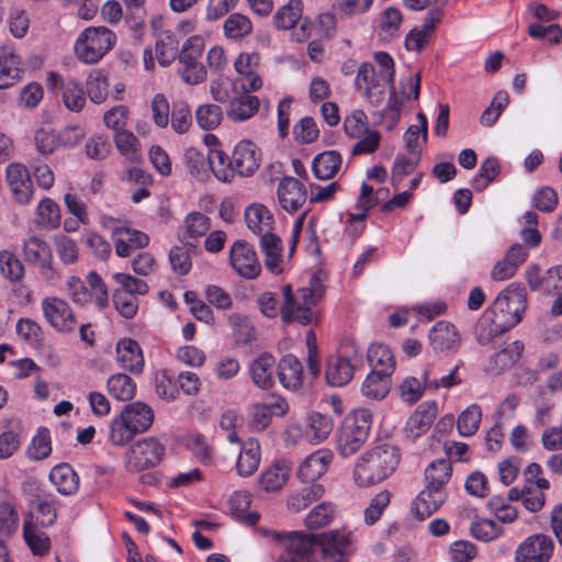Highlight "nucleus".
Returning <instances> with one entry per match:
<instances>
[{
	"label": "nucleus",
	"mask_w": 562,
	"mask_h": 562,
	"mask_svg": "<svg viewBox=\"0 0 562 562\" xmlns=\"http://www.w3.org/2000/svg\"><path fill=\"white\" fill-rule=\"evenodd\" d=\"M429 339L435 350H449L457 347L460 342L459 334L456 327L448 322L436 323L430 333Z\"/></svg>",
	"instance_id": "nucleus-34"
},
{
	"label": "nucleus",
	"mask_w": 562,
	"mask_h": 562,
	"mask_svg": "<svg viewBox=\"0 0 562 562\" xmlns=\"http://www.w3.org/2000/svg\"><path fill=\"white\" fill-rule=\"evenodd\" d=\"M23 255L27 262L38 266L45 279L56 274L52 267V250L49 245L37 236H31L23 243Z\"/></svg>",
	"instance_id": "nucleus-19"
},
{
	"label": "nucleus",
	"mask_w": 562,
	"mask_h": 562,
	"mask_svg": "<svg viewBox=\"0 0 562 562\" xmlns=\"http://www.w3.org/2000/svg\"><path fill=\"white\" fill-rule=\"evenodd\" d=\"M499 164L494 157H488L481 164L479 175L473 179L472 186L476 191H483L498 176Z\"/></svg>",
	"instance_id": "nucleus-63"
},
{
	"label": "nucleus",
	"mask_w": 562,
	"mask_h": 562,
	"mask_svg": "<svg viewBox=\"0 0 562 562\" xmlns=\"http://www.w3.org/2000/svg\"><path fill=\"white\" fill-rule=\"evenodd\" d=\"M325 488L322 484H311L304 486L288 497L286 506L293 513H300L306 509L313 502L324 496Z\"/></svg>",
	"instance_id": "nucleus-37"
},
{
	"label": "nucleus",
	"mask_w": 562,
	"mask_h": 562,
	"mask_svg": "<svg viewBox=\"0 0 562 562\" xmlns=\"http://www.w3.org/2000/svg\"><path fill=\"white\" fill-rule=\"evenodd\" d=\"M49 90H60L61 100L67 110L80 112L86 105V92L81 83L74 78H64L55 71H50L46 79Z\"/></svg>",
	"instance_id": "nucleus-14"
},
{
	"label": "nucleus",
	"mask_w": 562,
	"mask_h": 562,
	"mask_svg": "<svg viewBox=\"0 0 562 562\" xmlns=\"http://www.w3.org/2000/svg\"><path fill=\"white\" fill-rule=\"evenodd\" d=\"M179 41L171 31H162L156 41V57L161 66H169L179 57Z\"/></svg>",
	"instance_id": "nucleus-44"
},
{
	"label": "nucleus",
	"mask_w": 562,
	"mask_h": 562,
	"mask_svg": "<svg viewBox=\"0 0 562 562\" xmlns=\"http://www.w3.org/2000/svg\"><path fill=\"white\" fill-rule=\"evenodd\" d=\"M392 494L387 490L379 492L364 509V522L368 526L374 525L382 516L384 509L391 502Z\"/></svg>",
	"instance_id": "nucleus-62"
},
{
	"label": "nucleus",
	"mask_w": 562,
	"mask_h": 562,
	"mask_svg": "<svg viewBox=\"0 0 562 562\" xmlns=\"http://www.w3.org/2000/svg\"><path fill=\"white\" fill-rule=\"evenodd\" d=\"M102 225L111 232L115 254L119 257H128L133 250L144 248L149 244V237L147 234L131 228L120 220L103 216Z\"/></svg>",
	"instance_id": "nucleus-10"
},
{
	"label": "nucleus",
	"mask_w": 562,
	"mask_h": 562,
	"mask_svg": "<svg viewBox=\"0 0 562 562\" xmlns=\"http://www.w3.org/2000/svg\"><path fill=\"white\" fill-rule=\"evenodd\" d=\"M22 63L12 48L0 49V90L9 89L21 80Z\"/></svg>",
	"instance_id": "nucleus-27"
},
{
	"label": "nucleus",
	"mask_w": 562,
	"mask_h": 562,
	"mask_svg": "<svg viewBox=\"0 0 562 562\" xmlns=\"http://www.w3.org/2000/svg\"><path fill=\"white\" fill-rule=\"evenodd\" d=\"M522 350L524 345L521 341H513L491 358L490 370L494 373H499L512 367L520 359Z\"/></svg>",
	"instance_id": "nucleus-45"
},
{
	"label": "nucleus",
	"mask_w": 562,
	"mask_h": 562,
	"mask_svg": "<svg viewBox=\"0 0 562 562\" xmlns=\"http://www.w3.org/2000/svg\"><path fill=\"white\" fill-rule=\"evenodd\" d=\"M116 361L119 366L132 374H140L144 370V355L139 344L132 338H122L116 344Z\"/></svg>",
	"instance_id": "nucleus-21"
},
{
	"label": "nucleus",
	"mask_w": 562,
	"mask_h": 562,
	"mask_svg": "<svg viewBox=\"0 0 562 562\" xmlns=\"http://www.w3.org/2000/svg\"><path fill=\"white\" fill-rule=\"evenodd\" d=\"M333 453L327 449L313 452L301 463L299 479L305 483L316 484L315 482L327 471Z\"/></svg>",
	"instance_id": "nucleus-26"
},
{
	"label": "nucleus",
	"mask_w": 562,
	"mask_h": 562,
	"mask_svg": "<svg viewBox=\"0 0 562 562\" xmlns=\"http://www.w3.org/2000/svg\"><path fill=\"white\" fill-rule=\"evenodd\" d=\"M136 435L121 413L111 420L109 440L113 446L123 447Z\"/></svg>",
	"instance_id": "nucleus-54"
},
{
	"label": "nucleus",
	"mask_w": 562,
	"mask_h": 562,
	"mask_svg": "<svg viewBox=\"0 0 562 562\" xmlns=\"http://www.w3.org/2000/svg\"><path fill=\"white\" fill-rule=\"evenodd\" d=\"M509 330L506 325L501 323L494 315L487 311L476 322L474 328L475 339L480 345H488L494 338Z\"/></svg>",
	"instance_id": "nucleus-36"
},
{
	"label": "nucleus",
	"mask_w": 562,
	"mask_h": 562,
	"mask_svg": "<svg viewBox=\"0 0 562 562\" xmlns=\"http://www.w3.org/2000/svg\"><path fill=\"white\" fill-rule=\"evenodd\" d=\"M437 403L426 401L417 406L406 423V435L413 440L427 432L437 416Z\"/></svg>",
	"instance_id": "nucleus-25"
},
{
	"label": "nucleus",
	"mask_w": 562,
	"mask_h": 562,
	"mask_svg": "<svg viewBox=\"0 0 562 562\" xmlns=\"http://www.w3.org/2000/svg\"><path fill=\"white\" fill-rule=\"evenodd\" d=\"M372 424V414L358 408L347 415L339 429L337 449L342 457L355 454L367 441Z\"/></svg>",
	"instance_id": "nucleus-2"
},
{
	"label": "nucleus",
	"mask_w": 562,
	"mask_h": 562,
	"mask_svg": "<svg viewBox=\"0 0 562 562\" xmlns=\"http://www.w3.org/2000/svg\"><path fill=\"white\" fill-rule=\"evenodd\" d=\"M367 358L373 371H381V373L391 375L395 369L394 356L385 345H371L368 349Z\"/></svg>",
	"instance_id": "nucleus-43"
},
{
	"label": "nucleus",
	"mask_w": 562,
	"mask_h": 562,
	"mask_svg": "<svg viewBox=\"0 0 562 562\" xmlns=\"http://www.w3.org/2000/svg\"><path fill=\"white\" fill-rule=\"evenodd\" d=\"M335 508L329 503L315 506L305 517L304 524L308 529H318L327 526L334 519Z\"/></svg>",
	"instance_id": "nucleus-58"
},
{
	"label": "nucleus",
	"mask_w": 562,
	"mask_h": 562,
	"mask_svg": "<svg viewBox=\"0 0 562 562\" xmlns=\"http://www.w3.org/2000/svg\"><path fill=\"white\" fill-rule=\"evenodd\" d=\"M291 468L283 461H278L267 468L258 479V486L267 493L279 492L289 480Z\"/></svg>",
	"instance_id": "nucleus-29"
},
{
	"label": "nucleus",
	"mask_w": 562,
	"mask_h": 562,
	"mask_svg": "<svg viewBox=\"0 0 562 562\" xmlns=\"http://www.w3.org/2000/svg\"><path fill=\"white\" fill-rule=\"evenodd\" d=\"M210 227V218L200 212H192L184 218V234L187 238L196 239L204 236Z\"/></svg>",
	"instance_id": "nucleus-64"
},
{
	"label": "nucleus",
	"mask_w": 562,
	"mask_h": 562,
	"mask_svg": "<svg viewBox=\"0 0 562 562\" xmlns=\"http://www.w3.org/2000/svg\"><path fill=\"white\" fill-rule=\"evenodd\" d=\"M317 282L316 277L311 280L310 288H301L296 291V297L293 299L289 305L283 304L280 308L281 318L284 323H297L302 326L312 324L314 313L313 306L322 296V292L315 288Z\"/></svg>",
	"instance_id": "nucleus-7"
},
{
	"label": "nucleus",
	"mask_w": 562,
	"mask_h": 562,
	"mask_svg": "<svg viewBox=\"0 0 562 562\" xmlns=\"http://www.w3.org/2000/svg\"><path fill=\"white\" fill-rule=\"evenodd\" d=\"M400 461L398 447L387 442L379 443L358 459L353 469V480L361 487L381 483L394 473Z\"/></svg>",
	"instance_id": "nucleus-1"
},
{
	"label": "nucleus",
	"mask_w": 562,
	"mask_h": 562,
	"mask_svg": "<svg viewBox=\"0 0 562 562\" xmlns=\"http://www.w3.org/2000/svg\"><path fill=\"white\" fill-rule=\"evenodd\" d=\"M19 527V515L9 502L0 503V541L5 542Z\"/></svg>",
	"instance_id": "nucleus-55"
},
{
	"label": "nucleus",
	"mask_w": 562,
	"mask_h": 562,
	"mask_svg": "<svg viewBox=\"0 0 562 562\" xmlns=\"http://www.w3.org/2000/svg\"><path fill=\"white\" fill-rule=\"evenodd\" d=\"M552 539L543 533L526 538L516 549L515 562H549L553 553Z\"/></svg>",
	"instance_id": "nucleus-16"
},
{
	"label": "nucleus",
	"mask_w": 562,
	"mask_h": 562,
	"mask_svg": "<svg viewBox=\"0 0 562 562\" xmlns=\"http://www.w3.org/2000/svg\"><path fill=\"white\" fill-rule=\"evenodd\" d=\"M390 374L381 373V371H371L362 383L361 393L371 400H381L385 397L390 391Z\"/></svg>",
	"instance_id": "nucleus-46"
},
{
	"label": "nucleus",
	"mask_w": 562,
	"mask_h": 562,
	"mask_svg": "<svg viewBox=\"0 0 562 562\" xmlns=\"http://www.w3.org/2000/svg\"><path fill=\"white\" fill-rule=\"evenodd\" d=\"M362 366V351L353 344H346L338 349L337 353L328 358L326 381L337 387L347 385L352 380L355 371Z\"/></svg>",
	"instance_id": "nucleus-4"
},
{
	"label": "nucleus",
	"mask_w": 562,
	"mask_h": 562,
	"mask_svg": "<svg viewBox=\"0 0 562 562\" xmlns=\"http://www.w3.org/2000/svg\"><path fill=\"white\" fill-rule=\"evenodd\" d=\"M252 31L251 21L244 14L233 13L224 22V32L228 38L239 40Z\"/></svg>",
	"instance_id": "nucleus-57"
},
{
	"label": "nucleus",
	"mask_w": 562,
	"mask_h": 562,
	"mask_svg": "<svg viewBox=\"0 0 562 562\" xmlns=\"http://www.w3.org/2000/svg\"><path fill=\"white\" fill-rule=\"evenodd\" d=\"M165 456V447L157 438L146 437L135 441L124 454V467L132 473L155 468Z\"/></svg>",
	"instance_id": "nucleus-6"
},
{
	"label": "nucleus",
	"mask_w": 562,
	"mask_h": 562,
	"mask_svg": "<svg viewBox=\"0 0 562 562\" xmlns=\"http://www.w3.org/2000/svg\"><path fill=\"white\" fill-rule=\"evenodd\" d=\"M482 411L477 404H472L458 416L457 429L460 436L471 437L480 427Z\"/></svg>",
	"instance_id": "nucleus-51"
},
{
	"label": "nucleus",
	"mask_w": 562,
	"mask_h": 562,
	"mask_svg": "<svg viewBox=\"0 0 562 562\" xmlns=\"http://www.w3.org/2000/svg\"><path fill=\"white\" fill-rule=\"evenodd\" d=\"M278 378L283 387L296 391L303 383V366L293 355L283 356L277 367Z\"/></svg>",
	"instance_id": "nucleus-28"
},
{
	"label": "nucleus",
	"mask_w": 562,
	"mask_h": 562,
	"mask_svg": "<svg viewBox=\"0 0 562 562\" xmlns=\"http://www.w3.org/2000/svg\"><path fill=\"white\" fill-rule=\"evenodd\" d=\"M22 261L10 250L0 251V274L10 282H19L24 277Z\"/></svg>",
	"instance_id": "nucleus-52"
},
{
	"label": "nucleus",
	"mask_w": 562,
	"mask_h": 562,
	"mask_svg": "<svg viewBox=\"0 0 562 562\" xmlns=\"http://www.w3.org/2000/svg\"><path fill=\"white\" fill-rule=\"evenodd\" d=\"M304 184L293 177H284L278 186V199L286 212H296L306 201Z\"/></svg>",
	"instance_id": "nucleus-24"
},
{
	"label": "nucleus",
	"mask_w": 562,
	"mask_h": 562,
	"mask_svg": "<svg viewBox=\"0 0 562 562\" xmlns=\"http://www.w3.org/2000/svg\"><path fill=\"white\" fill-rule=\"evenodd\" d=\"M87 94L93 103H103L109 94V82L102 71H93L87 78Z\"/></svg>",
	"instance_id": "nucleus-56"
},
{
	"label": "nucleus",
	"mask_w": 562,
	"mask_h": 562,
	"mask_svg": "<svg viewBox=\"0 0 562 562\" xmlns=\"http://www.w3.org/2000/svg\"><path fill=\"white\" fill-rule=\"evenodd\" d=\"M5 177L13 199L20 204L30 203L34 188L27 168L22 164H10L7 167Z\"/></svg>",
	"instance_id": "nucleus-18"
},
{
	"label": "nucleus",
	"mask_w": 562,
	"mask_h": 562,
	"mask_svg": "<svg viewBox=\"0 0 562 562\" xmlns=\"http://www.w3.org/2000/svg\"><path fill=\"white\" fill-rule=\"evenodd\" d=\"M248 228L256 235H262L273 229V216L262 204H251L245 211Z\"/></svg>",
	"instance_id": "nucleus-35"
},
{
	"label": "nucleus",
	"mask_w": 562,
	"mask_h": 562,
	"mask_svg": "<svg viewBox=\"0 0 562 562\" xmlns=\"http://www.w3.org/2000/svg\"><path fill=\"white\" fill-rule=\"evenodd\" d=\"M274 357L267 352L254 359L249 367L254 384L260 389H270L274 383Z\"/></svg>",
	"instance_id": "nucleus-30"
},
{
	"label": "nucleus",
	"mask_w": 562,
	"mask_h": 562,
	"mask_svg": "<svg viewBox=\"0 0 562 562\" xmlns=\"http://www.w3.org/2000/svg\"><path fill=\"white\" fill-rule=\"evenodd\" d=\"M302 0H289L274 14V24L279 30H290L302 20Z\"/></svg>",
	"instance_id": "nucleus-50"
},
{
	"label": "nucleus",
	"mask_w": 562,
	"mask_h": 562,
	"mask_svg": "<svg viewBox=\"0 0 562 562\" xmlns=\"http://www.w3.org/2000/svg\"><path fill=\"white\" fill-rule=\"evenodd\" d=\"M38 223L45 228H55L60 223L59 205L46 198L43 199L37 206Z\"/></svg>",
	"instance_id": "nucleus-59"
},
{
	"label": "nucleus",
	"mask_w": 562,
	"mask_h": 562,
	"mask_svg": "<svg viewBox=\"0 0 562 562\" xmlns=\"http://www.w3.org/2000/svg\"><path fill=\"white\" fill-rule=\"evenodd\" d=\"M260 248L265 254L266 268L273 274L281 272L280 263L283 251V246L280 237L272 231L259 235Z\"/></svg>",
	"instance_id": "nucleus-32"
},
{
	"label": "nucleus",
	"mask_w": 562,
	"mask_h": 562,
	"mask_svg": "<svg viewBox=\"0 0 562 562\" xmlns=\"http://www.w3.org/2000/svg\"><path fill=\"white\" fill-rule=\"evenodd\" d=\"M121 414L137 435L148 430L154 422L153 409L142 402H134L126 405Z\"/></svg>",
	"instance_id": "nucleus-31"
},
{
	"label": "nucleus",
	"mask_w": 562,
	"mask_h": 562,
	"mask_svg": "<svg viewBox=\"0 0 562 562\" xmlns=\"http://www.w3.org/2000/svg\"><path fill=\"white\" fill-rule=\"evenodd\" d=\"M41 308L47 323L59 333H71L78 326L77 317L69 304L57 296H46Z\"/></svg>",
	"instance_id": "nucleus-12"
},
{
	"label": "nucleus",
	"mask_w": 562,
	"mask_h": 562,
	"mask_svg": "<svg viewBox=\"0 0 562 562\" xmlns=\"http://www.w3.org/2000/svg\"><path fill=\"white\" fill-rule=\"evenodd\" d=\"M183 160L189 173L198 180H204L210 169L222 182H228L233 178V170L216 169L212 157H205L203 153L193 147L184 150Z\"/></svg>",
	"instance_id": "nucleus-15"
},
{
	"label": "nucleus",
	"mask_w": 562,
	"mask_h": 562,
	"mask_svg": "<svg viewBox=\"0 0 562 562\" xmlns=\"http://www.w3.org/2000/svg\"><path fill=\"white\" fill-rule=\"evenodd\" d=\"M307 419L308 429L306 436L311 441L321 442L325 440L333 430V420L328 415L314 412L308 415Z\"/></svg>",
	"instance_id": "nucleus-53"
},
{
	"label": "nucleus",
	"mask_w": 562,
	"mask_h": 562,
	"mask_svg": "<svg viewBox=\"0 0 562 562\" xmlns=\"http://www.w3.org/2000/svg\"><path fill=\"white\" fill-rule=\"evenodd\" d=\"M109 394L117 401H130L136 392V384L133 379L125 373L111 375L106 382Z\"/></svg>",
	"instance_id": "nucleus-49"
},
{
	"label": "nucleus",
	"mask_w": 562,
	"mask_h": 562,
	"mask_svg": "<svg viewBox=\"0 0 562 562\" xmlns=\"http://www.w3.org/2000/svg\"><path fill=\"white\" fill-rule=\"evenodd\" d=\"M49 481L63 495H74L79 488V476L68 463L54 467L49 473Z\"/></svg>",
	"instance_id": "nucleus-33"
},
{
	"label": "nucleus",
	"mask_w": 562,
	"mask_h": 562,
	"mask_svg": "<svg viewBox=\"0 0 562 562\" xmlns=\"http://www.w3.org/2000/svg\"><path fill=\"white\" fill-rule=\"evenodd\" d=\"M509 103V95L506 91H498L490 106H487L481 114L480 122L484 126H492L496 123L504 109Z\"/></svg>",
	"instance_id": "nucleus-61"
},
{
	"label": "nucleus",
	"mask_w": 562,
	"mask_h": 562,
	"mask_svg": "<svg viewBox=\"0 0 562 562\" xmlns=\"http://www.w3.org/2000/svg\"><path fill=\"white\" fill-rule=\"evenodd\" d=\"M341 166V156L336 150H328L316 155L313 159V172L317 179L333 178Z\"/></svg>",
	"instance_id": "nucleus-42"
},
{
	"label": "nucleus",
	"mask_w": 562,
	"mask_h": 562,
	"mask_svg": "<svg viewBox=\"0 0 562 562\" xmlns=\"http://www.w3.org/2000/svg\"><path fill=\"white\" fill-rule=\"evenodd\" d=\"M386 92H389L386 106L381 111L374 112L373 115L378 116L379 122L386 120V128L392 130L400 121L401 109L403 104L402 99L396 94L394 90L393 83H384L379 79L378 85L367 87V90L363 91V95L372 105L379 106L383 103Z\"/></svg>",
	"instance_id": "nucleus-8"
},
{
	"label": "nucleus",
	"mask_w": 562,
	"mask_h": 562,
	"mask_svg": "<svg viewBox=\"0 0 562 562\" xmlns=\"http://www.w3.org/2000/svg\"><path fill=\"white\" fill-rule=\"evenodd\" d=\"M116 35L105 26H89L76 40L75 54L77 58L88 65L97 64L115 45Z\"/></svg>",
	"instance_id": "nucleus-3"
},
{
	"label": "nucleus",
	"mask_w": 562,
	"mask_h": 562,
	"mask_svg": "<svg viewBox=\"0 0 562 562\" xmlns=\"http://www.w3.org/2000/svg\"><path fill=\"white\" fill-rule=\"evenodd\" d=\"M417 125H411L405 134L404 142L405 147L409 154L419 156L422 153V144L419 143V136L422 135V143L427 142L428 136V123L427 117L424 113L417 114Z\"/></svg>",
	"instance_id": "nucleus-48"
},
{
	"label": "nucleus",
	"mask_w": 562,
	"mask_h": 562,
	"mask_svg": "<svg viewBox=\"0 0 562 562\" xmlns=\"http://www.w3.org/2000/svg\"><path fill=\"white\" fill-rule=\"evenodd\" d=\"M232 168L229 170L236 171L240 176L248 177L259 168V155L256 145L250 140L239 142L232 155Z\"/></svg>",
	"instance_id": "nucleus-22"
},
{
	"label": "nucleus",
	"mask_w": 562,
	"mask_h": 562,
	"mask_svg": "<svg viewBox=\"0 0 562 562\" xmlns=\"http://www.w3.org/2000/svg\"><path fill=\"white\" fill-rule=\"evenodd\" d=\"M426 387H429V370L422 373V378H405L398 386V394L403 402L408 405L415 404L424 394Z\"/></svg>",
	"instance_id": "nucleus-40"
},
{
	"label": "nucleus",
	"mask_w": 562,
	"mask_h": 562,
	"mask_svg": "<svg viewBox=\"0 0 562 562\" xmlns=\"http://www.w3.org/2000/svg\"><path fill=\"white\" fill-rule=\"evenodd\" d=\"M452 475V463L449 459L439 458L430 462L424 472L426 485L446 488Z\"/></svg>",
	"instance_id": "nucleus-39"
},
{
	"label": "nucleus",
	"mask_w": 562,
	"mask_h": 562,
	"mask_svg": "<svg viewBox=\"0 0 562 562\" xmlns=\"http://www.w3.org/2000/svg\"><path fill=\"white\" fill-rule=\"evenodd\" d=\"M223 112L216 104H202L195 111V120L203 130H214L221 124Z\"/></svg>",
	"instance_id": "nucleus-60"
},
{
	"label": "nucleus",
	"mask_w": 562,
	"mask_h": 562,
	"mask_svg": "<svg viewBox=\"0 0 562 562\" xmlns=\"http://www.w3.org/2000/svg\"><path fill=\"white\" fill-rule=\"evenodd\" d=\"M525 310V289L512 283L496 296L488 311L510 329L521 321Z\"/></svg>",
	"instance_id": "nucleus-5"
},
{
	"label": "nucleus",
	"mask_w": 562,
	"mask_h": 562,
	"mask_svg": "<svg viewBox=\"0 0 562 562\" xmlns=\"http://www.w3.org/2000/svg\"><path fill=\"white\" fill-rule=\"evenodd\" d=\"M204 49L203 40L200 36L188 38L179 54V76L188 85H198L206 79V69L199 60Z\"/></svg>",
	"instance_id": "nucleus-9"
},
{
	"label": "nucleus",
	"mask_w": 562,
	"mask_h": 562,
	"mask_svg": "<svg viewBox=\"0 0 562 562\" xmlns=\"http://www.w3.org/2000/svg\"><path fill=\"white\" fill-rule=\"evenodd\" d=\"M229 260L234 270L246 279L260 274L261 266L254 248L244 240H236L229 250Z\"/></svg>",
	"instance_id": "nucleus-17"
},
{
	"label": "nucleus",
	"mask_w": 562,
	"mask_h": 562,
	"mask_svg": "<svg viewBox=\"0 0 562 562\" xmlns=\"http://www.w3.org/2000/svg\"><path fill=\"white\" fill-rule=\"evenodd\" d=\"M260 448L257 439L250 438L241 448L236 469L240 476H250L259 467Z\"/></svg>",
	"instance_id": "nucleus-41"
},
{
	"label": "nucleus",
	"mask_w": 562,
	"mask_h": 562,
	"mask_svg": "<svg viewBox=\"0 0 562 562\" xmlns=\"http://www.w3.org/2000/svg\"><path fill=\"white\" fill-rule=\"evenodd\" d=\"M317 548L325 562H347L352 552V535L345 530H329L316 535Z\"/></svg>",
	"instance_id": "nucleus-11"
},
{
	"label": "nucleus",
	"mask_w": 562,
	"mask_h": 562,
	"mask_svg": "<svg viewBox=\"0 0 562 562\" xmlns=\"http://www.w3.org/2000/svg\"><path fill=\"white\" fill-rule=\"evenodd\" d=\"M448 496L447 488H438L425 484L413 503L412 510L416 518L424 520L437 512L446 502Z\"/></svg>",
	"instance_id": "nucleus-23"
},
{
	"label": "nucleus",
	"mask_w": 562,
	"mask_h": 562,
	"mask_svg": "<svg viewBox=\"0 0 562 562\" xmlns=\"http://www.w3.org/2000/svg\"><path fill=\"white\" fill-rule=\"evenodd\" d=\"M285 540L283 553L278 562H311L317 548L316 535H308L302 531L284 533Z\"/></svg>",
	"instance_id": "nucleus-13"
},
{
	"label": "nucleus",
	"mask_w": 562,
	"mask_h": 562,
	"mask_svg": "<svg viewBox=\"0 0 562 562\" xmlns=\"http://www.w3.org/2000/svg\"><path fill=\"white\" fill-rule=\"evenodd\" d=\"M258 97L245 93L229 102L227 116L234 122H241L252 117L259 110Z\"/></svg>",
	"instance_id": "nucleus-38"
},
{
	"label": "nucleus",
	"mask_w": 562,
	"mask_h": 562,
	"mask_svg": "<svg viewBox=\"0 0 562 562\" xmlns=\"http://www.w3.org/2000/svg\"><path fill=\"white\" fill-rule=\"evenodd\" d=\"M32 509L30 513V519L35 526L49 527L57 518V507L55 496L43 490L37 488L33 495Z\"/></svg>",
	"instance_id": "nucleus-20"
},
{
	"label": "nucleus",
	"mask_w": 562,
	"mask_h": 562,
	"mask_svg": "<svg viewBox=\"0 0 562 562\" xmlns=\"http://www.w3.org/2000/svg\"><path fill=\"white\" fill-rule=\"evenodd\" d=\"M23 537L35 555H45L50 549V539L32 520L24 521Z\"/></svg>",
	"instance_id": "nucleus-47"
}]
</instances>
